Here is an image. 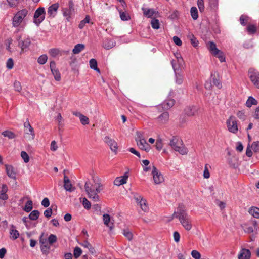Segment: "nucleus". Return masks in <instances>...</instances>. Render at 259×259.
Listing matches in <instances>:
<instances>
[{"instance_id": "obj_28", "label": "nucleus", "mask_w": 259, "mask_h": 259, "mask_svg": "<svg viewBox=\"0 0 259 259\" xmlns=\"http://www.w3.org/2000/svg\"><path fill=\"white\" fill-rule=\"evenodd\" d=\"M64 187L66 191L70 192L73 191L74 189L72 188V185L70 182V180L66 176L64 177Z\"/></svg>"}, {"instance_id": "obj_4", "label": "nucleus", "mask_w": 259, "mask_h": 259, "mask_svg": "<svg viewBox=\"0 0 259 259\" xmlns=\"http://www.w3.org/2000/svg\"><path fill=\"white\" fill-rule=\"evenodd\" d=\"M62 12L63 16L69 22L71 16L75 14L74 5L72 0L69 1L67 7L62 8Z\"/></svg>"}, {"instance_id": "obj_40", "label": "nucleus", "mask_w": 259, "mask_h": 259, "mask_svg": "<svg viewBox=\"0 0 259 259\" xmlns=\"http://www.w3.org/2000/svg\"><path fill=\"white\" fill-rule=\"evenodd\" d=\"M48 57L46 55L44 54L40 56L38 59L37 62L39 64L43 65L45 64L47 61Z\"/></svg>"}, {"instance_id": "obj_2", "label": "nucleus", "mask_w": 259, "mask_h": 259, "mask_svg": "<svg viewBox=\"0 0 259 259\" xmlns=\"http://www.w3.org/2000/svg\"><path fill=\"white\" fill-rule=\"evenodd\" d=\"M172 218H178L182 226L187 231L192 228V223L190 216L187 212V209L183 204H179Z\"/></svg>"}, {"instance_id": "obj_64", "label": "nucleus", "mask_w": 259, "mask_h": 259, "mask_svg": "<svg viewBox=\"0 0 259 259\" xmlns=\"http://www.w3.org/2000/svg\"><path fill=\"white\" fill-rule=\"evenodd\" d=\"M174 42L178 46H181L182 45V42L180 38L178 36H175L173 37Z\"/></svg>"}, {"instance_id": "obj_8", "label": "nucleus", "mask_w": 259, "mask_h": 259, "mask_svg": "<svg viewBox=\"0 0 259 259\" xmlns=\"http://www.w3.org/2000/svg\"><path fill=\"white\" fill-rule=\"evenodd\" d=\"M226 125L228 130L233 134H236L238 131L237 120L235 117L231 116L226 120Z\"/></svg>"}, {"instance_id": "obj_52", "label": "nucleus", "mask_w": 259, "mask_h": 259, "mask_svg": "<svg viewBox=\"0 0 259 259\" xmlns=\"http://www.w3.org/2000/svg\"><path fill=\"white\" fill-rule=\"evenodd\" d=\"M57 238L55 235L51 234L49 236L48 240L50 244H52L57 241Z\"/></svg>"}, {"instance_id": "obj_37", "label": "nucleus", "mask_w": 259, "mask_h": 259, "mask_svg": "<svg viewBox=\"0 0 259 259\" xmlns=\"http://www.w3.org/2000/svg\"><path fill=\"white\" fill-rule=\"evenodd\" d=\"M257 101L252 97H249L246 102V105L248 107H250L253 105H256Z\"/></svg>"}, {"instance_id": "obj_31", "label": "nucleus", "mask_w": 259, "mask_h": 259, "mask_svg": "<svg viewBox=\"0 0 259 259\" xmlns=\"http://www.w3.org/2000/svg\"><path fill=\"white\" fill-rule=\"evenodd\" d=\"M85 46L83 44H78L74 46L72 52L74 54H77L84 50Z\"/></svg>"}, {"instance_id": "obj_61", "label": "nucleus", "mask_w": 259, "mask_h": 259, "mask_svg": "<svg viewBox=\"0 0 259 259\" xmlns=\"http://www.w3.org/2000/svg\"><path fill=\"white\" fill-rule=\"evenodd\" d=\"M248 18L244 15H241L240 17V22L241 25L245 26L247 22Z\"/></svg>"}, {"instance_id": "obj_18", "label": "nucleus", "mask_w": 259, "mask_h": 259, "mask_svg": "<svg viewBox=\"0 0 259 259\" xmlns=\"http://www.w3.org/2000/svg\"><path fill=\"white\" fill-rule=\"evenodd\" d=\"M129 175L128 172H125L123 176L117 177L114 181L115 185L119 186L121 185L126 184Z\"/></svg>"}, {"instance_id": "obj_34", "label": "nucleus", "mask_w": 259, "mask_h": 259, "mask_svg": "<svg viewBox=\"0 0 259 259\" xmlns=\"http://www.w3.org/2000/svg\"><path fill=\"white\" fill-rule=\"evenodd\" d=\"M33 208V202L31 200H28L25 204V207L23 208V210L27 212H30Z\"/></svg>"}, {"instance_id": "obj_55", "label": "nucleus", "mask_w": 259, "mask_h": 259, "mask_svg": "<svg viewBox=\"0 0 259 259\" xmlns=\"http://www.w3.org/2000/svg\"><path fill=\"white\" fill-rule=\"evenodd\" d=\"M80 121L82 124L87 125L89 123V119L88 117L82 115L80 118Z\"/></svg>"}, {"instance_id": "obj_54", "label": "nucleus", "mask_w": 259, "mask_h": 259, "mask_svg": "<svg viewBox=\"0 0 259 259\" xmlns=\"http://www.w3.org/2000/svg\"><path fill=\"white\" fill-rule=\"evenodd\" d=\"M59 52H60V51L59 49H56V48H53V49H50L49 53L51 56L55 57L57 55H58V54L59 53Z\"/></svg>"}, {"instance_id": "obj_1", "label": "nucleus", "mask_w": 259, "mask_h": 259, "mask_svg": "<svg viewBox=\"0 0 259 259\" xmlns=\"http://www.w3.org/2000/svg\"><path fill=\"white\" fill-rule=\"evenodd\" d=\"M93 179L95 184L87 182L84 185V189L88 197L94 202H98L100 201V197L98 194L103 189V185L98 177H93Z\"/></svg>"}, {"instance_id": "obj_32", "label": "nucleus", "mask_w": 259, "mask_h": 259, "mask_svg": "<svg viewBox=\"0 0 259 259\" xmlns=\"http://www.w3.org/2000/svg\"><path fill=\"white\" fill-rule=\"evenodd\" d=\"M40 215L39 211L38 210H34L29 215V218L30 220L35 221L36 220Z\"/></svg>"}, {"instance_id": "obj_24", "label": "nucleus", "mask_w": 259, "mask_h": 259, "mask_svg": "<svg viewBox=\"0 0 259 259\" xmlns=\"http://www.w3.org/2000/svg\"><path fill=\"white\" fill-rule=\"evenodd\" d=\"M103 221L104 224L109 227L110 230H112L113 229V223H112L110 224V222L111 221V217L108 214H104L103 216Z\"/></svg>"}, {"instance_id": "obj_58", "label": "nucleus", "mask_w": 259, "mask_h": 259, "mask_svg": "<svg viewBox=\"0 0 259 259\" xmlns=\"http://www.w3.org/2000/svg\"><path fill=\"white\" fill-rule=\"evenodd\" d=\"M6 66L8 69H11L14 66V61L12 58H9L6 63Z\"/></svg>"}, {"instance_id": "obj_33", "label": "nucleus", "mask_w": 259, "mask_h": 259, "mask_svg": "<svg viewBox=\"0 0 259 259\" xmlns=\"http://www.w3.org/2000/svg\"><path fill=\"white\" fill-rule=\"evenodd\" d=\"M90 66L91 69H94L99 72H100V69L97 66V62L95 59H91L89 62Z\"/></svg>"}, {"instance_id": "obj_41", "label": "nucleus", "mask_w": 259, "mask_h": 259, "mask_svg": "<svg viewBox=\"0 0 259 259\" xmlns=\"http://www.w3.org/2000/svg\"><path fill=\"white\" fill-rule=\"evenodd\" d=\"M246 30L249 34H254L256 31V27L254 25H248Z\"/></svg>"}, {"instance_id": "obj_21", "label": "nucleus", "mask_w": 259, "mask_h": 259, "mask_svg": "<svg viewBox=\"0 0 259 259\" xmlns=\"http://www.w3.org/2000/svg\"><path fill=\"white\" fill-rule=\"evenodd\" d=\"M24 126L26 134L31 135L32 136V139H33L35 136L34 131L33 128L30 125L28 119L24 122Z\"/></svg>"}, {"instance_id": "obj_51", "label": "nucleus", "mask_w": 259, "mask_h": 259, "mask_svg": "<svg viewBox=\"0 0 259 259\" xmlns=\"http://www.w3.org/2000/svg\"><path fill=\"white\" fill-rule=\"evenodd\" d=\"M82 204L85 209H89L91 208V204L86 198H83Z\"/></svg>"}, {"instance_id": "obj_5", "label": "nucleus", "mask_w": 259, "mask_h": 259, "mask_svg": "<svg viewBox=\"0 0 259 259\" xmlns=\"http://www.w3.org/2000/svg\"><path fill=\"white\" fill-rule=\"evenodd\" d=\"M171 64L175 73L176 83L179 85L182 84L183 82L184 76L182 73L180 66L179 65H177L174 60L171 61Z\"/></svg>"}, {"instance_id": "obj_14", "label": "nucleus", "mask_w": 259, "mask_h": 259, "mask_svg": "<svg viewBox=\"0 0 259 259\" xmlns=\"http://www.w3.org/2000/svg\"><path fill=\"white\" fill-rule=\"evenodd\" d=\"M142 10L144 16L147 18H152L153 16L157 17L159 15L158 12L155 10L154 9L142 7Z\"/></svg>"}, {"instance_id": "obj_63", "label": "nucleus", "mask_w": 259, "mask_h": 259, "mask_svg": "<svg viewBox=\"0 0 259 259\" xmlns=\"http://www.w3.org/2000/svg\"><path fill=\"white\" fill-rule=\"evenodd\" d=\"M44 214L46 218H50L52 214V209L51 208H48L44 211Z\"/></svg>"}, {"instance_id": "obj_9", "label": "nucleus", "mask_w": 259, "mask_h": 259, "mask_svg": "<svg viewBox=\"0 0 259 259\" xmlns=\"http://www.w3.org/2000/svg\"><path fill=\"white\" fill-rule=\"evenodd\" d=\"M248 77L254 87L259 89V71L253 68L248 70Z\"/></svg>"}, {"instance_id": "obj_59", "label": "nucleus", "mask_w": 259, "mask_h": 259, "mask_svg": "<svg viewBox=\"0 0 259 259\" xmlns=\"http://www.w3.org/2000/svg\"><path fill=\"white\" fill-rule=\"evenodd\" d=\"M191 255L195 259H200L201 257L200 253L195 250L192 251Z\"/></svg>"}, {"instance_id": "obj_56", "label": "nucleus", "mask_w": 259, "mask_h": 259, "mask_svg": "<svg viewBox=\"0 0 259 259\" xmlns=\"http://www.w3.org/2000/svg\"><path fill=\"white\" fill-rule=\"evenodd\" d=\"M208 164H206L205 165L204 170L203 172V177L204 178L208 179L210 177V173L208 170Z\"/></svg>"}, {"instance_id": "obj_29", "label": "nucleus", "mask_w": 259, "mask_h": 259, "mask_svg": "<svg viewBox=\"0 0 259 259\" xmlns=\"http://www.w3.org/2000/svg\"><path fill=\"white\" fill-rule=\"evenodd\" d=\"M115 42L112 39H106L104 43L103 47L106 50H109L115 46Z\"/></svg>"}, {"instance_id": "obj_45", "label": "nucleus", "mask_w": 259, "mask_h": 259, "mask_svg": "<svg viewBox=\"0 0 259 259\" xmlns=\"http://www.w3.org/2000/svg\"><path fill=\"white\" fill-rule=\"evenodd\" d=\"M209 5L212 10H216L218 7V0H209Z\"/></svg>"}, {"instance_id": "obj_43", "label": "nucleus", "mask_w": 259, "mask_h": 259, "mask_svg": "<svg viewBox=\"0 0 259 259\" xmlns=\"http://www.w3.org/2000/svg\"><path fill=\"white\" fill-rule=\"evenodd\" d=\"M82 253V250L79 247H76L73 250V255L75 258L79 257Z\"/></svg>"}, {"instance_id": "obj_46", "label": "nucleus", "mask_w": 259, "mask_h": 259, "mask_svg": "<svg viewBox=\"0 0 259 259\" xmlns=\"http://www.w3.org/2000/svg\"><path fill=\"white\" fill-rule=\"evenodd\" d=\"M50 249V246L48 244L41 245L40 249L43 254H48Z\"/></svg>"}, {"instance_id": "obj_25", "label": "nucleus", "mask_w": 259, "mask_h": 259, "mask_svg": "<svg viewBox=\"0 0 259 259\" xmlns=\"http://www.w3.org/2000/svg\"><path fill=\"white\" fill-rule=\"evenodd\" d=\"M175 103V101L174 99H167L164 101L162 104V107L164 109L167 110L172 107Z\"/></svg>"}, {"instance_id": "obj_23", "label": "nucleus", "mask_w": 259, "mask_h": 259, "mask_svg": "<svg viewBox=\"0 0 259 259\" xmlns=\"http://www.w3.org/2000/svg\"><path fill=\"white\" fill-rule=\"evenodd\" d=\"M8 190L7 186L6 184H3L0 190V199L6 200L8 199V196L7 194Z\"/></svg>"}, {"instance_id": "obj_22", "label": "nucleus", "mask_w": 259, "mask_h": 259, "mask_svg": "<svg viewBox=\"0 0 259 259\" xmlns=\"http://www.w3.org/2000/svg\"><path fill=\"white\" fill-rule=\"evenodd\" d=\"M169 117V113L167 112H164L157 118V120L160 124H165L168 121Z\"/></svg>"}, {"instance_id": "obj_44", "label": "nucleus", "mask_w": 259, "mask_h": 259, "mask_svg": "<svg viewBox=\"0 0 259 259\" xmlns=\"http://www.w3.org/2000/svg\"><path fill=\"white\" fill-rule=\"evenodd\" d=\"M151 26L153 29H158L159 28V22L158 20L154 18L151 21Z\"/></svg>"}, {"instance_id": "obj_62", "label": "nucleus", "mask_w": 259, "mask_h": 259, "mask_svg": "<svg viewBox=\"0 0 259 259\" xmlns=\"http://www.w3.org/2000/svg\"><path fill=\"white\" fill-rule=\"evenodd\" d=\"M14 87L16 91L20 92L21 90V85L20 82L15 81L14 83Z\"/></svg>"}, {"instance_id": "obj_53", "label": "nucleus", "mask_w": 259, "mask_h": 259, "mask_svg": "<svg viewBox=\"0 0 259 259\" xmlns=\"http://www.w3.org/2000/svg\"><path fill=\"white\" fill-rule=\"evenodd\" d=\"M21 156L25 163H27L29 161V156L25 151H22Z\"/></svg>"}, {"instance_id": "obj_6", "label": "nucleus", "mask_w": 259, "mask_h": 259, "mask_svg": "<svg viewBox=\"0 0 259 259\" xmlns=\"http://www.w3.org/2000/svg\"><path fill=\"white\" fill-rule=\"evenodd\" d=\"M136 141L137 142V146L140 149L146 152H149L150 150V145L147 143L141 133H137V137L136 139Z\"/></svg>"}, {"instance_id": "obj_17", "label": "nucleus", "mask_w": 259, "mask_h": 259, "mask_svg": "<svg viewBox=\"0 0 259 259\" xmlns=\"http://www.w3.org/2000/svg\"><path fill=\"white\" fill-rule=\"evenodd\" d=\"M241 227L245 233L250 234L252 233L254 230H257V222L256 221H254L252 222L251 225L245 224L241 225Z\"/></svg>"}, {"instance_id": "obj_57", "label": "nucleus", "mask_w": 259, "mask_h": 259, "mask_svg": "<svg viewBox=\"0 0 259 259\" xmlns=\"http://www.w3.org/2000/svg\"><path fill=\"white\" fill-rule=\"evenodd\" d=\"M213 55L218 57L221 62L225 61V57L224 56L223 53L222 51H220L217 54Z\"/></svg>"}, {"instance_id": "obj_12", "label": "nucleus", "mask_w": 259, "mask_h": 259, "mask_svg": "<svg viewBox=\"0 0 259 259\" xmlns=\"http://www.w3.org/2000/svg\"><path fill=\"white\" fill-rule=\"evenodd\" d=\"M20 36H18L17 40L19 41L18 46L21 49L20 53L22 54L28 51L29 47L31 44V41L28 38L24 39L23 40H20Z\"/></svg>"}, {"instance_id": "obj_49", "label": "nucleus", "mask_w": 259, "mask_h": 259, "mask_svg": "<svg viewBox=\"0 0 259 259\" xmlns=\"http://www.w3.org/2000/svg\"><path fill=\"white\" fill-rule=\"evenodd\" d=\"M156 149L158 150H160L163 147L162 140L161 139H158L156 140L155 145Z\"/></svg>"}, {"instance_id": "obj_15", "label": "nucleus", "mask_w": 259, "mask_h": 259, "mask_svg": "<svg viewBox=\"0 0 259 259\" xmlns=\"http://www.w3.org/2000/svg\"><path fill=\"white\" fill-rule=\"evenodd\" d=\"M59 4L58 3H54L49 7L47 10V14L50 18H54L57 14Z\"/></svg>"}, {"instance_id": "obj_26", "label": "nucleus", "mask_w": 259, "mask_h": 259, "mask_svg": "<svg viewBox=\"0 0 259 259\" xmlns=\"http://www.w3.org/2000/svg\"><path fill=\"white\" fill-rule=\"evenodd\" d=\"M6 169L7 175L12 179L16 178V173L14 168L11 165H6Z\"/></svg>"}, {"instance_id": "obj_7", "label": "nucleus", "mask_w": 259, "mask_h": 259, "mask_svg": "<svg viewBox=\"0 0 259 259\" xmlns=\"http://www.w3.org/2000/svg\"><path fill=\"white\" fill-rule=\"evenodd\" d=\"M28 14V11L26 9H22L18 11L14 16L13 19V26L15 27H18L24 18Z\"/></svg>"}, {"instance_id": "obj_19", "label": "nucleus", "mask_w": 259, "mask_h": 259, "mask_svg": "<svg viewBox=\"0 0 259 259\" xmlns=\"http://www.w3.org/2000/svg\"><path fill=\"white\" fill-rule=\"evenodd\" d=\"M199 109V107L197 106H190L185 108V112L187 115L193 116L198 114Z\"/></svg>"}, {"instance_id": "obj_20", "label": "nucleus", "mask_w": 259, "mask_h": 259, "mask_svg": "<svg viewBox=\"0 0 259 259\" xmlns=\"http://www.w3.org/2000/svg\"><path fill=\"white\" fill-rule=\"evenodd\" d=\"M250 258L251 252L246 248H242L238 255V259H250Z\"/></svg>"}, {"instance_id": "obj_39", "label": "nucleus", "mask_w": 259, "mask_h": 259, "mask_svg": "<svg viewBox=\"0 0 259 259\" xmlns=\"http://www.w3.org/2000/svg\"><path fill=\"white\" fill-rule=\"evenodd\" d=\"M120 14V17L123 21H127L130 19V16L128 13L125 12H122L121 10H119Z\"/></svg>"}, {"instance_id": "obj_13", "label": "nucleus", "mask_w": 259, "mask_h": 259, "mask_svg": "<svg viewBox=\"0 0 259 259\" xmlns=\"http://www.w3.org/2000/svg\"><path fill=\"white\" fill-rule=\"evenodd\" d=\"M104 141L106 143L109 147L111 150L115 153L117 152L118 149L117 143L115 140L109 136L105 137Z\"/></svg>"}, {"instance_id": "obj_27", "label": "nucleus", "mask_w": 259, "mask_h": 259, "mask_svg": "<svg viewBox=\"0 0 259 259\" xmlns=\"http://www.w3.org/2000/svg\"><path fill=\"white\" fill-rule=\"evenodd\" d=\"M208 49L213 55L217 54L220 51L217 48L215 44L211 41L209 42Z\"/></svg>"}, {"instance_id": "obj_30", "label": "nucleus", "mask_w": 259, "mask_h": 259, "mask_svg": "<svg viewBox=\"0 0 259 259\" xmlns=\"http://www.w3.org/2000/svg\"><path fill=\"white\" fill-rule=\"evenodd\" d=\"M248 212L254 218L259 219V208L256 207H251L249 208Z\"/></svg>"}, {"instance_id": "obj_50", "label": "nucleus", "mask_w": 259, "mask_h": 259, "mask_svg": "<svg viewBox=\"0 0 259 259\" xmlns=\"http://www.w3.org/2000/svg\"><path fill=\"white\" fill-rule=\"evenodd\" d=\"M197 5L199 9V11L201 12H203L205 9L204 0H198Z\"/></svg>"}, {"instance_id": "obj_16", "label": "nucleus", "mask_w": 259, "mask_h": 259, "mask_svg": "<svg viewBox=\"0 0 259 259\" xmlns=\"http://www.w3.org/2000/svg\"><path fill=\"white\" fill-rule=\"evenodd\" d=\"M50 68L52 72V74L54 77L56 81H60L61 79L60 73L58 69L56 68V63L55 61H52L50 63Z\"/></svg>"}, {"instance_id": "obj_3", "label": "nucleus", "mask_w": 259, "mask_h": 259, "mask_svg": "<svg viewBox=\"0 0 259 259\" xmlns=\"http://www.w3.org/2000/svg\"><path fill=\"white\" fill-rule=\"evenodd\" d=\"M169 145L176 151L184 155L187 153V150L184 147L183 141L177 137H173L170 140Z\"/></svg>"}, {"instance_id": "obj_11", "label": "nucleus", "mask_w": 259, "mask_h": 259, "mask_svg": "<svg viewBox=\"0 0 259 259\" xmlns=\"http://www.w3.org/2000/svg\"><path fill=\"white\" fill-rule=\"evenodd\" d=\"M151 173L155 184H159L164 181V178L162 175L154 166H152Z\"/></svg>"}, {"instance_id": "obj_38", "label": "nucleus", "mask_w": 259, "mask_h": 259, "mask_svg": "<svg viewBox=\"0 0 259 259\" xmlns=\"http://www.w3.org/2000/svg\"><path fill=\"white\" fill-rule=\"evenodd\" d=\"M191 15L194 20L197 19L198 17V10L196 7H192L190 10Z\"/></svg>"}, {"instance_id": "obj_60", "label": "nucleus", "mask_w": 259, "mask_h": 259, "mask_svg": "<svg viewBox=\"0 0 259 259\" xmlns=\"http://www.w3.org/2000/svg\"><path fill=\"white\" fill-rule=\"evenodd\" d=\"M123 235L128 240H131L133 238L132 233L128 230H124Z\"/></svg>"}, {"instance_id": "obj_48", "label": "nucleus", "mask_w": 259, "mask_h": 259, "mask_svg": "<svg viewBox=\"0 0 259 259\" xmlns=\"http://www.w3.org/2000/svg\"><path fill=\"white\" fill-rule=\"evenodd\" d=\"M250 147L255 152H259V141L254 142Z\"/></svg>"}, {"instance_id": "obj_35", "label": "nucleus", "mask_w": 259, "mask_h": 259, "mask_svg": "<svg viewBox=\"0 0 259 259\" xmlns=\"http://www.w3.org/2000/svg\"><path fill=\"white\" fill-rule=\"evenodd\" d=\"M2 134L5 137H8L10 139H14L16 137V135L12 132L6 130L2 132Z\"/></svg>"}, {"instance_id": "obj_42", "label": "nucleus", "mask_w": 259, "mask_h": 259, "mask_svg": "<svg viewBox=\"0 0 259 259\" xmlns=\"http://www.w3.org/2000/svg\"><path fill=\"white\" fill-rule=\"evenodd\" d=\"M10 233L11 234V238L13 240H15V239H17L19 236V233L16 229H11Z\"/></svg>"}, {"instance_id": "obj_47", "label": "nucleus", "mask_w": 259, "mask_h": 259, "mask_svg": "<svg viewBox=\"0 0 259 259\" xmlns=\"http://www.w3.org/2000/svg\"><path fill=\"white\" fill-rule=\"evenodd\" d=\"M139 204L140 205L141 208L145 212L148 209L145 200H141V201H139Z\"/></svg>"}, {"instance_id": "obj_36", "label": "nucleus", "mask_w": 259, "mask_h": 259, "mask_svg": "<svg viewBox=\"0 0 259 259\" xmlns=\"http://www.w3.org/2000/svg\"><path fill=\"white\" fill-rule=\"evenodd\" d=\"M90 22V17L89 15H86L85 18L81 21L78 25V27L80 29H82L85 26V24L89 23Z\"/></svg>"}, {"instance_id": "obj_10", "label": "nucleus", "mask_w": 259, "mask_h": 259, "mask_svg": "<svg viewBox=\"0 0 259 259\" xmlns=\"http://www.w3.org/2000/svg\"><path fill=\"white\" fill-rule=\"evenodd\" d=\"M45 10L44 7H39L35 11L34 15V22L39 25L45 19Z\"/></svg>"}]
</instances>
